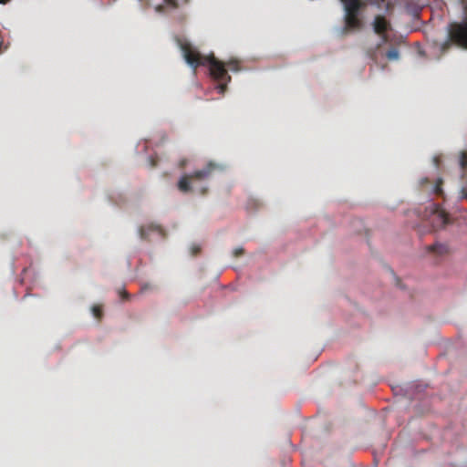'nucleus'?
<instances>
[{"label":"nucleus","mask_w":467,"mask_h":467,"mask_svg":"<svg viewBox=\"0 0 467 467\" xmlns=\"http://www.w3.org/2000/svg\"><path fill=\"white\" fill-rule=\"evenodd\" d=\"M200 250H201L200 246L192 245V255H197L199 254Z\"/></svg>","instance_id":"obj_16"},{"label":"nucleus","mask_w":467,"mask_h":467,"mask_svg":"<svg viewBox=\"0 0 467 467\" xmlns=\"http://www.w3.org/2000/svg\"><path fill=\"white\" fill-rule=\"evenodd\" d=\"M10 0H0V4L5 5L8 3Z\"/></svg>","instance_id":"obj_20"},{"label":"nucleus","mask_w":467,"mask_h":467,"mask_svg":"<svg viewBox=\"0 0 467 467\" xmlns=\"http://www.w3.org/2000/svg\"><path fill=\"white\" fill-rule=\"evenodd\" d=\"M164 2L166 3V5H171L172 7H176L178 6L179 3L178 2H182V3H187L188 0H164Z\"/></svg>","instance_id":"obj_14"},{"label":"nucleus","mask_w":467,"mask_h":467,"mask_svg":"<svg viewBox=\"0 0 467 467\" xmlns=\"http://www.w3.org/2000/svg\"><path fill=\"white\" fill-rule=\"evenodd\" d=\"M150 167L154 168L157 165V161L153 157L150 158Z\"/></svg>","instance_id":"obj_17"},{"label":"nucleus","mask_w":467,"mask_h":467,"mask_svg":"<svg viewBox=\"0 0 467 467\" xmlns=\"http://www.w3.org/2000/svg\"><path fill=\"white\" fill-rule=\"evenodd\" d=\"M185 164H186V161H182L181 163H180V166L182 168H183L185 166Z\"/></svg>","instance_id":"obj_19"},{"label":"nucleus","mask_w":467,"mask_h":467,"mask_svg":"<svg viewBox=\"0 0 467 467\" xmlns=\"http://www.w3.org/2000/svg\"><path fill=\"white\" fill-rule=\"evenodd\" d=\"M150 288H151V286L149 284H145V285H142L141 291L143 292V291H145L147 289H150Z\"/></svg>","instance_id":"obj_18"},{"label":"nucleus","mask_w":467,"mask_h":467,"mask_svg":"<svg viewBox=\"0 0 467 467\" xmlns=\"http://www.w3.org/2000/svg\"><path fill=\"white\" fill-rule=\"evenodd\" d=\"M441 184H442V180L441 179H439L434 186V192L438 195H441L442 194V189H441Z\"/></svg>","instance_id":"obj_12"},{"label":"nucleus","mask_w":467,"mask_h":467,"mask_svg":"<svg viewBox=\"0 0 467 467\" xmlns=\"http://www.w3.org/2000/svg\"><path fill=\"white\" fill-rule=\"evenodd\" d=\"M221 166L210 161L202 170L195 171L192 174H185L183 175L180 181L178 182V189L182 192H189L192 190L191 182L193 180H207L209 179L212 174L217 171L220 170Z\"/></svg>","instance_id":"obj_3"},{"label":"nucleus","mask_w":467,"mask_h":467,"mask_svg":"<svg viewBox=\"0 0 467 467\" xmlns=\"http://www.w3.org/2000/svg\"><path fill=\"white\" fill-rule=\"evenodd\" d=\"M152 232L157 233L161 237L165 236V232L161 228V225H157V224H153V223H150V224H148V225H145V226H141L140 228V231H139L140 236L143 240L149 239L150 234Z\"/></svg>","instance_id":"obj_6"},{"label":"nucleus","mask_w":467,"mask_h":467,"mask_svg":"<svg viewBox=\"0 0 467 467\" xmlns=\"http://www.w3.org/2000/svg\"><path fill=\"white\" fill-rule=\"evenodd\" d=\"M177 44L186 62L194 69L200 66H209L210 75L218 82L216 88L221 94L226 91L227 84L231 81V77L228 74L226 67L234 72H237L241 69L237 59H230L226 63H223L215 58L213 55L202 56L198 50L192 47L191 43L187 40L178 38Z\"/></svg>","instance_id":"obj_1"},{"label":"nucleus","mask_w":467,"mask_h":467,"mask_svg":"<svg viewBox=\"0 0 467 467\" xmlns=\"http://www.w3.org/2000/svg\"><path fill=\"white\" fill-rule=\"evenodd\" d=\"M361 26V21L358 17V14H346L345 15V27L344 32H348L352 29H358Z\"/></svg>","instance_id":"obj_7"},{"label":"nucleus","mask_w":467,"mask_h":467,"mask_svg":"<svg viewBox=\"0 0 467 467\" xmlns=\"http://www.w3.org/2000/svg\"><path fill=\"white\" fill-rule=\"evenodd\" d=\"M372 26L374 32L380 36L381 40L375 48L368 50V56L374 62H377L378 49H379L383 44L390 42L389 36L387 33L390 29V24L383 16L379 15L375 16Z\"/></svg>","instance_id":"obj_4"},{"label":"nucleus","mask_w":467,"mask_h":467,"mask_svg":"<svg viewBox=\"0 0 467 467\" xmlns=\"http://www.w3.org/2000/svg\"><path fill=\"white\" fill-rule=\"evenodd\" d=\"M122 296L125 298L129 297V294L127 292H123Z\"/></svg>","instance_id":"obj_21"},{"label":"nucleus","mask_w":467,"mask_h":467,"mask_svg":"<svg viewBox=\"0 0 467 467\" xmlns=\"http://www.w3.org/2000/svg\"><path fill=\"white\" fill-rule=\"evenodd\" d=\"M460 165L462 169L467 167V153L464 151H462L460 154Z\"/></svg>","instance_id":"obj_11"},{"label":"nucleus","mask_w":467,"mask_h":467,"mask_svg":"<svg viewBox=\"0 0 467 467\" xmlns=\"http://www.w3.org/2000/svg\"><path fill=\"white\" fill-rule=\"evenodd\" d=\"M429 251L438 254H443L448 252V247L445 244H435L429 246Z\"/></svg>","instance_id":"obj_9"},{"label":"nucleus","mask_w":467,"mask_h":467,"mask_svg":"<svg viewBox=\"0 0 467 467\" xmlns=\"http://www.w3.org/2000/svg\"><path fill=\"white\" fill-rule=\"evenodd\" d=\"M426 182H428V179H423V180L421 181V184H424V183H426Z\"/></svg>","instance_id":"obj_22"},{"label":"nucleus","mask_w":467,"mask_h":467,"mask_svg":"<svg viewBox=\"0 0 467 467\" xmlns=\"http://www.w3.org/2000/svg\"><path fill=\"white\" fill-rule=\"evenodd\" d=\"M425 211L434 229L442 228L449 223L448 214L441 205L431 202L426 207Z\"/></svg>","instance_id":"obj_5"},{"label":"nucleus","mask_w":467,"mask_h":467,"mask_svg":"<svg viewBox=\"0 0 467 467\" xmlns=\"http://www.w3.org/2000/svg\"><path fill=\"white\" fill-rule=\"evenodd\" d=\"M206 191H207V190H206L205 188L202 189V194H205V193H206Z\"/></svg>","instance_id":"obj_23"},{"label":"nucleus","mask_w":467,"mask_h":467,"mask_svg":"<svg viewBox=\"0 0 467 467\" xmlns=\"http://www.w3.org/2000/svg\"><path fill=\"white\" fill-rule=\"evenodd\" d=\"M464 15L463 20L451 22L448 25V39L441 44V52H446L452 45L461 48H467V5H464Z\"/></svg>","instance_id":"obj_2"},{"label":"nucleus","mask_w":467,"mask_h":467,"mask_svg":"<svg viewBox=\"0 0 467 467\" xmlns=\"http://www.w3.org/2000/svg\"><path fill=\"white\" fill-rule=\"evenodd\" d=\"M386 57L389 61H396L400 58V52L397 47H391L386 53Z\"/></svg>","instance_id":"obj_10"},{"label":"nucleus","mask_w":467,"mask_h":467,"mask_svg":"<svg viewBox=\"0 0 467 467\" xmlns=\"http://www.w3.org/2000/svg\"><path fill=\"white\" fill-rule=\"evenodd\" d=\"M92 312H93L94 317L98 319H99L102 316V309L99 306H94L92 307Z\"/></svg>","instance_id":"obj_13"},{"label":"nucleus","mask_w":467,"mask_h":467,"mask_svg":"<svg viewBox=\"0 0 467 467\" xmlns=\"http://www.w3.org/2000/svg\"><path fill=\"white\" fill-rule=\"evenodd\" d=\"M345 7L346 14H358L361 7L360 0H340Z\"/></svg>","instance_id":"obj_8"},{"label":"nucleus","mask_w":467,"mask_h":467,"mask_svg":"<svg viewBox=\"0 0 467 467\" xmlns=\"http://www.w3.org/2000/svg\"><path fill=\"white\" fill-rule=\"evenodd\" d=\"M244 253V250L242 247L235 248L233 252L234 257H238L243 255Z\"/></svg>","instance_id":"obj_15"}]
</instances>
